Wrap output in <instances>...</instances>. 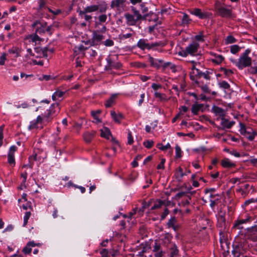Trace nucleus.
Instances as JSON below:
<instances>
[{"mask_svg": "<svg viewBox=\"0 0 257 257\" xmlns=\"http://www.w3.org/2000/svg\"><path fill=\"white\" fill-rule=\"evenodd\" d=\"M60 110L59 103L58 102L53 103L51 104L41 115V118L46 125L52 121V120L58 115Z\"/></svg>", "mask_w": 257, "mask_h": 257, "instance_id": "1", "label": "nucleus"}, {"mask_svg": "<svg viewBox=\"0 0 257 257\" xmlns=\"http://www.w3.org/2000/svg\"><path fill=\"white\" fill-rule=\"evenodd\" d=\"M215 9L218 15L224 18L233 17V12L230 6H225L219 1H216L214 5Z\"/></svg>", "mask_w": 257, "mask_h": 257, "instance_id": "2", "label": "nucleus"}, {"mask_svg": "<svg viewBox=\"0 0 257 257\" xmlns=\"http://www.w3.org/2000/svg\"><path fill=\"white\" fill-rule=\"evenodd\" d=\"M206 196L209 198L210 206L213 209L216 206L220 199V195L215 193V189H206L204 191Z\"/></svg>", "mask_w": 257, "mask_h": 257, "instance_id": "3", "label": "nucleus"}, {"mask_svg": "<svg viewBox=\"0 0 257 257\" xmlns=\"http://www.w3.org/2000/svg\"><path fill=\"white\" fill-rule=\"evenodd\" d=\"M239 132L241 134L250 141L253 140L255 136L256 135V133L252 128L246 127L245 126L241 123H240Z\"/></svg>", "mask_w": 257, "mask_h": 257, "instance_id": "4", "label": "nucleus"}, {"mask_svg": "<svg viewBox=\"0 0 257 257\" xmlns=\"http://www.w3.org/2000/svg\"><path fill=\"white\" fill-rule=\"evenodd\" d=\"M190 14L198 17L200 19H206L209 18L211 14L199 8H193L189 10Z\"/></svg>", "mask_w": 257, "mask_h": 257, "instance_id": "5", "label": "nucleus"}, {"mask_svg": "<svg viewBox=\"0 0 257 257\" xmlns=\"http://www.w3.org/2000/svg\"><path fill=\"white\" fill-rule=\"evenodd\" d=\"M46 125L42 119L41 118V115H39L36 119H35L30 121V124L28 126V130L30 131L34 129L41 130L44 127V126Z\"/></svg>", "mask_w": 257, "mask_h": 257, "instance_id": "6", "label": "nucleus"}, {"mask_svg": "<svg viewBox=\"0 0 257 257\" xmlns=\"http://www.w3.org/2000/svg\"><path fill=\"white\" fill-rule=\"evenodd\" d=\"M252 65V59L250 57H244L239 56L238 59L237 68L239 70H242L246 67H249Z\"/></svg>", "mask_w": 257, "mask_h": 257, "instance_id": "7", "label": "nucleus"}, {"mask_svg": "<svg viewBox=\"0 0 257 257\" xmlns=\"http://www.w3.org/2000/svg\"><path fill=\"white\" fill-rule=\"evenodd\" d=\"M107 64L105 67V69L106 70H111L112 69H117L121 67L120 63L116 62L115 57H112L110 55H108L106 58Z\"/></svg>", "mask_w": 257, "mask_h": 257, "instance_id": "8", "label": "nucleus"}, {"mask_svg": "<svg viewBox=\"0 0 257 257\" xmlns=\"http://www.w3.org/2000/svg\"><path fill=\"white\" fill-rule=\"evenodd\" d=\"M160 42L149 43L147 40L142 39L138 42L137 46L142 50H144L145 49L150 50L155 47L160 46Z\"/></svg>", "mask_w": 257, "mask_h": 257, "instance_id": "9", "label": "nucleus"}, {"mask_svg": "<svg viewBox=\"0 0 257 257\" xmlns=\"http://www.w3.org/2000/svg\"><path fill=\"white\" fill-rule=\"evenodd\" d=\"M46 26V22L40 21H36L32 25L33 28L35 29V33L41 35L45 33V27Z\"/></svg>", "mask_w": 257, "mask_h": 257, "instance_id": "10", "label": "nucleus"}, {"mask_svg": "<svg viewBox=\"0 0 257 257\" xmlns=\"http://www.w3.org/2000/svg\"><path fill=\"white\" fill-rule=\"evenodd\" d=\"M125 6L126 0H112L111 2V8H115L118 11H123Z\"/></svg>", "mask_w": 257, "mask_h": 257, "instance_id": "11", "label": "nucleus"}, {"mask_svg": "<svg viewBox=\"0 0 257 257\" xmlns=\"http://www.w3.org/2000/svg\"><path fill=\"white\" fill-rule=\"evenodd\" d=\"M16 151L17 147L15 146H12L10 147L8 154V162L12 166L15 165V153Z\"/></svg>", "mask_w": 257, "mask_h": 257, "instance_id": "12", "label": "nucleus"}, {"mask_svg": "<svg viewBox=\"0 0 257 257\" xmlns=\"http://www.w3.org/2000/svg\"><path fill=\"white\" fill-rule=\"evenodd\" d=\"M192 63H194V61H192ZM197 63L193 64L192 68H191V72H190V78L192 80H194L196 81V78H200V75L202 73L199 69L196 68Z\"/></svg>", "mask_w": 257, "mask_h": 257, "instance_id": "13", "label": "nucleus"}, {"mask_svg": "<svg viewBox=\"0 0 257 257\" xmlns=\"http://www.w3.org/2000/svg\"><path fill=\"white\" fill-rule=\"evenodd\" d=\"M199 44L196 42H193L186 47V50L190 55H194L197 52Z\"/></svg>", "mask_w": 257, "mask_h": 257, "instance_id": "14", "label": "nucleus"}, {"mask_svg": "<svg viewBox=\"0 0 257 257\" xmlns=\"http://www.w3.org/2000/svg\"><path fill=\"white\" fill-rule=\"evenodd\" d=\"M124 18L126 19V24L130 26L135 25L139 21L138 19H136L135 16H133V14L129 13L125 14Z\"/></svg>", "mask_w": 257, "mask_h": 257, "instance_id": "15", "label": "nucleus"}, {"mask_svg": "<svg viewBox=\"0 0 257 257\" xmlns=\"http://www.w3.org/2000/svg\"><path fill=\"white\" fill-rule=\"evenodd\" d=\"M99 10V5H90L86 7L83 10L79 12V14H85V13H92Z\"/></svg>", "mask_w": 257, "mask_h": 257, "instance_id": "16", "label": "nucleus"}, {"mask_svg": "<svg viewBox=\"0 0 257 257\" xmlns=\"http://www.w3.org/2000/svg\"><path fill=\"white\" fill-rule=\"evenodd\" d=\"M110 115L113 121L117 123H120L121 120L123 118V116L122 113H117L113 110L110 111Z\"/></svg>", "mask_w": 257, "mask_h": 257, "instance_id": "17", "label": "nucleus"}, {"mask_svg": "<svg viewBox=\"0 0 257 257\" xmlns=\"http://www.w3.org/2000/svg\"><path fill=\"white\" fill-rule=\"evenodd\" d=\"M149 61L151 65L154 67L159 68L163 63V60L161 59H155L153 57L149 55Z\"/></svg>", "mask_w": 257, "mask_h": 257, "instance_id": "18", "label": "nucleus"}, {"mask_svg": "<svg viewBox=\"0 0 257 257\" xmlns=\"http://www.w3.org/2000/svg\"><path fill=\"white\" fill-rule=\"evenodd\" d=\"M104 37L99 31H95L92 33V40L94 42H99L104 39Z\"/></svg>", "mask_w": 257, "mask_h": 257, "instance_id": "19", "label": "nucleus"}, {"mask_svg": "<svg viewBox=\"0 0 257 257\" xmlns=\"http://www.w3.org/2000/svg\"><path fill=\"white\" fill-rule=\"evenodd\" d=\"M210 54L214 56V58L212 59V61L217 64H221L224 59V57L219 54H216L214 52H210Z\"/></svg>", "mask_w": 257, "mask_h": 257, "instance_id": "20", "label": "nucleus"}, {"mask_svg": "<svg viewBox=\"0 0 257 257\" xmlns=\"http://www.w3.org/2000/svg\"><path fill=\"white\" fill-rule=\"evenodd\" d=\"M257 232V226H251L246 228L244 235L247 238H251V235L255 234Z\"/></svg>", "mask_w": 257, "mask_h": 257, "instance_id": "21", "label": "nucleus"}, {"mask_svg": "<svg viewBox=\"0 0 257 257\" xmlns=\"http://www.w3.org/2000/svg\"><path fill=\"white\" fill-rule=\"evenodd\" d=\"M253 218L246 214L244 218H240L237 220V222L234 225H241L242 224H249L251 223L250 220Z\"/></svg>", "mask_w": 257, "mask_h": 257, "instance_id": "22", "label": "nucleus"}, {"mask_svg": "<svg viewBox=\"0 0 257 257\" xmlns=\"http://www.w3.org/2000/svg\"><path fill=\"white\" fill-rule=\"evenodd\" d=\"M234 123L235 122L234 121H229L224 118H221V125L223 129L230 128L234 125Z\"/></svg>", "mask_w": 257, "mask_h": 257, "instance_id": "23", "label": "nucleus"}, {"mask_svg": "<svg viewBox=\"0 0 257 257\" xmlns=\"http://www.w3.org/2000/svg\"><path fill=\"white\" fill-rule=\"evenodd\" d=\"M86 50V48L83 45H79L74 47L73 49L74 54L77 55L78 54L84 55V51Z\"/></svg>", "mask_w": 257, "mask_h": 257, "instance_id": "24", "label": "nucleus"}, {"mask_svg": "<svg viewBox=\"0 0 257 257\" xmlns=\"http://www.w3.org/2000/svg\"><path fill=\"white\" fill-rule=\"evenodd\" d=\"M65 94L64 91H61L59 89L56 90L52 95V99L53 101H55L59 98H62Z\"/></svg>", "mask_w": 257, "mask_h": 257, "instance_id": "25", "label": "nucleus"}, {"mask_svg": "<svg viewBox=\"0 0 257 257\" xmlns=\"http://www.w3.org/2000/svg\"><path fill=\"white\" fill-rule=\"evenodd\" d=\"M101 112L100 110H93L91 112V115L93 117L94 120L92 121L93 122H95L96 123L101 122V119L99 118L98 116V115L100 114Z\"/></svg>", "mask_w": 257, "mask_h": 257, "instance_id": "26", "label": "nucleus"}, {"mask_svg": "<svg viewBox=\"0 0 257 257\" xmlns=\"http://www.w3.org/2000/svg\"><path fill=\"white\" fill-rule=\"evenodd\" d=\"M172 238V237L171 236V235L169 234H166L162 241V243H163V245L167 247H169L170 246V244H173L171 243Z\"/></svg>", "mask_w": 257, "mask_h": 257, "instance_id": "27", "label": "nucleus"}, {"mask_svg": "<svg viewBox=\"0 0 257 257\" xmlns=\"http://www.w3.org/2000/svg\"><path fill=\"white\" fill-rule=\"evenodd\" d=\"M221 165L224 168H232L235 166V164L228 159H224L221 161Z\"/></svg>", "mask_w": 257, "mask_h": 257, "instance_id": "28", "label": "nucleus"}, {"mask_svg": "<svg viewBox=\"0 0 257 257\" xmlns=\"http://www.w3.org/2000/svg\"><path fill=\"white\" fill-rule=\"evenodd\" d=\"M101 137L108 139L111 135L110 130L106 127H103L100 130Z\"/></svg>", "mask_w": 257, "mask_h": 257, "instance_id": "29", "label": "nucleus"}, {"mask_svg": "<svg viewBox=\"0 0 257 257\" xmlns=\"http://www.w3.org/2000/svg\"><path fill=\"white\" fill-rule=\"evenodd\" d=\"M218 225H223L225 224V214L222 212L219 213L216 215Z\"/></svg>", "mask_w": 257, "mask_h": 257, "instance_id": "30", "label": "nucleus"}, {"mask_svg": "<svg viewBox=\"0 0 257 257\" xmlns=\"http://www.w3.org/2000/svg\"><path fill=\"white\" fill-rule=\"evenodd\" d=\"M95 132L92 131L91 132H86L83 135L84 140L86 142L89 143L93 138Z\"/></svg>", "mask_w": 257, "mask_h": 257, "instance_id": "31", "label": "nucleus"}, {"mask_svg": "<svg viewBox=\"0 0 257 257\" xmlns=\"http://www.w3.org/2000/svg\"><path fill=\"white\" fill-rule=\"evenodd\" d=\"M170 257H177L178 253V249L175 244H170Z\"/></svg>", "mask_w": 257, "mask_h": 257, "instance_id": "32", "label": "nucleus"}, {"mask_svg": "<svg viewBox=\"0 0 257 257\" xmlns=\"http://www.w3.org/2000/svg\"><path fill=\"white\" fill-rule=\"evenodd\" d=\"M203 105L202 104H198L195 103L192 105L191 108V112L194 114H197L199 111L203 107Z\"/></svg>", "mask_w": 257, "mask_h": 257, "instance_id": "33", "label": "nucleus"}, {"mask_svg": "<svg viewBox=\"0 0 257 257\" xmlns=\"http://www.w3.org/2000/svg\"><path fill=\"white\" fill-rule=\"evenodd\" d=\"M107 19V16L105 14H102L98 16V21L95 22V27H98L101 25V23H105Z\"/></svg>", "mask_w": 257, "mask_h": 257, "instance_id": "34", "label": "nucleus"}, {"mask_svg": "<svg viewBox=\"0 0 257 257\" xmlns=\"http://www.w3.org/2000/svg\"><path fill=\"white\" fill-rule=\"evenodd\" d=\"M117 95V94H113L106 101L105 103V106L106 107H109L112 105V104L114 103Z\"/></svg>", "mask_w": 257, "mask_h": 257, "instance_id": "35", "label": "nucleus"}, {"mask_svg": "<svg viewBox=\"0 0 257 257\" xmlns=\"http://www.w3.org/2000/svg\"><path fill=\"white\" fill-rule=\"evenodd\" d=\"M154 96L156 98H159L160 101H167L168 100L167 97L165 93H161L156 91L154 93Z\"/></svg>", "mask_w": 257, "mask_h": 257, "instance_id": "36", "label": "nucleus"}, {"mask_svg": "<svg viewBox=\"0 0 257 257\" xmlns=\"http://www.w3.org/2000/svg\"><path fill=\"white\" fill-rule=\"evenodd\" d=\"M163 67L164 68L170 69L172 72L175 73L176 71V66L170 62H167L164 63Z\"/></svg>", "mask_w": 257, "mask_h": 257, "instance_id": "37", "label": "nucleus"}, {"mask_svg": "<svg viewBox=\"0 0 257 257\" xmlns=\"http://www.w3.org/2000/svg\"><path fill=\"white\" fill-rule=\"evenodd\" d=\"M213 112L217 115H218L220 116H223L224 115V109L218 107L214 106L213 107Z\"/></svg>", "mask_w": 257, "mask_h": 257, "instance_id": "38", "label": "nucleus"}, {"mask_svg": "<svg viewBox=\"0 0 257 257\" xmlns=\"http://www.w3.org/2000/svg\"><path fill=\"white\" fill-rule=\"evenodd\" d=\"M237 40L232 35L228 36L224 40L225 44L226 45L236 43Z\"/></svg>", "mask_w": 257, "mask_h": 257, "instance_id": "39", "label": "nucleus"}, {"mask_svg": "<svg viewBox=\"0 0 257 257\" xmlns=\"http://www.w3.org/2000/svg\"><path fill=\"white\" fill-rule=\"evenodd\" d=\"M164 203V201H162L161 200H158L155 202L154 205L153 206H152L151 209L154 210L156 209L160 208L162 206V205H163Z\"/></svg>", "mask_w": 257, "mask_h": 257, "instance_id": "40", "label": "nucleus"}, {"mask_svg": "<svg viewBox=\"0 0 257 257\" xmlns=\"http://www.w3.org/2000/svg\"><path fill=\"white\" fill-rule=\"evenodd\" d=\"M28 174L26 172H24L21 174V177L23 178V180L22 181L21 185L20 187L21 189H23V188L26 187V182Z\"/></svg>", "mask_w": 257, "mask_h": 257, "instance_id": "41", "label": "nucleus"}, {"mask_svg": "<svg viewBox=\"0 0 257 257\" xmlns=\"http://www.w3.org/2000/svg\"><path fill=\"white\" fill-rule=\"evenodd\" d=\"M139 257H162V255L160 252H152L150 254H147V253L140 254Z\"/></svg>", "mask_w": 257, "mask_h": 257, "instance_id": "42", "label": "nucleus"}, {"mask_svg": "<svg viewBox=\"0 0 257 257\" xmlns=\"http://www.w3.org/2000/svg\"><path fill=\"white\" fill-rule=\"evenodd\" d=\"M30 38L33 42H35L37 44V42H40L42 41V39L36 33L30 36Z\"/></svg>", "mask_w": 257, "mask_h": 257, "instance_id": "43", "label": "nucleus"}, {"mask_svg": "<svg viewBox=\"0 0 257 257\" xmlns=\"http://www.w3.org/2000/svg\"><path fill=\"white\" fill-rule=\"evenodd\" d=\"M220 88L224 90H228L230 88V85L225 81H222L218 83Z\"/></svg>", "mask_w": 257, "mask_h": 257, "instance_id": "44", "label": "nucleus"}, {"mask_svg": "<svg viewBox=\"0 0 257 257\" xmlns=\"http://www.w3.org/2000/svg\"><path fill=\"white\" fill-rule=\"evenodd\" d=\"M240 50V47L237 45H233L230 46V52L233 54H237Z\"/></svg>", "mask_w": 257, "mask_h": 257, "instance_id": "45", "label": "nucleus"}, {"mask_svg": "<svg viewBox=\"0 0 257 257\" xmlns=\"http://www.w3.org/2000/svg\"><path fill=\"white\" fill-rule=\"evenodd\" d=\"M182 150L179 146L177 144L175 146V157L176 158H180L182 157Z\"/></svg>", "mask_w": 257, "mask_h": 257, "instance_id": "46", "label": "nucleus"}, {"mask_svg": "<svg viewBox=\"0 0 257 257\" xmlns=\"http://www.w3.org/2000/svg\"><path fill=\"white\" fill-rule=\"evenodd\" d=\"M196 83L198 84V86L201 88L203 92L205 93H209L210 92V90L207 85H200L197 80H196Z\"/></svg>", "mask_w": 257, "mask_h": 257, "instance_id": "47", "label": "nucleus"}, {"mask_svg": "<svg viewBox=\"0 0 257 257\" xmlns=\"http://www.w3.org/2000/svg\"><path fill=\"white\" fill-rule=\"evenodd\" d=\"M161 246L160 244L158 243L156 241H155L154 247H153V252H160L162 254V249L161 248Z\"/></svg>", "mask_w": 257, "mask_h": 257, "instance_id": "48", "label": "nucleus"}, {"mask_svg": "<svg viewBox=\"0 0 257 257\" xmlns=\"http://www.w3.org/2000/svg\"><path fill=\"white\" fill-rule=\"evenodd\" d=\"M149 205L147 204L146 202H144L142 204V206L139 208L138 210L139 214L140 215H142L143 214L145 209L149 207Z\"/></svg>", "mask_w": 257, "mask_h": 257, "instance_id": "49", "label": "nucleus"}, {"mask_svg": "<svg viewBox=\"0 0 257 257\" xmlns=\"http://www.w3.org/2000/svg\"><path fill=\"white\" fill-rule=\"evenodd\" d=\"M157 147L158 149L161 150H163V151H165L168 149H169L171 148V145L170 144L168 143L165 146H163L162 144H158L157 145Z\"/></svg>", "mask_w": 257, "mask_h": 257, "instance_id": "50", "label": "nucleus"}, {"mask_svg": "<svg viewBox=\"0 0 257 257\" xmlns=\"http://www.w3.org/2000/svg\"><path fill=\"white\" fill-rule=\"evenodd\" d=\"M143 145L147 149H150L154 145V141L152 140H148L144 142Z\"/></svg>", "mask_w": 257, "mask_h": 257, "instance_id": "51", "label": "nucleus"}, {"mask_svg": "<svg viewBox=\"0 0 257 257\" xmlns=\"http://www.w3.org/2000/svg\"><path fill=\"white\" fill-rule=\"evenodd\" d=\"M88 13H85V14H79V15L82 18H84L86 21L90 22L92 17L91 15H88Z\"/></svg>", "mask_w": 257, "mask_h": 257, "instance_id": "52", "label": "nucleus"}, {"mask_svg": "<svg viewBox=\"0 0 257 257\" xmlns=\"http://www.w3.org/2000/svg\"><path fill=\"white\" fill-rule=\"evenodd\" d=\"M201 77H203L204 79L206 80H210V72L208 71H206L205 72H202L200 75V78Z\"/></svg>", "mask_w": 257, "mask_h": 257, "instance_id": "53", "label": "nucleus"}, {"mask_svg": "<svg viewBox=\"0 0 257 257\" xmlns=\"http://www.w3.org/2000/svg\"><path fill=\"white\" fill-rule=\"evenodd\" d=\"M219 234L220 236V242L221 246L222 247L223 245V244H226V239H225V237L224 236V235H223V233H222V232L220 231Z\"/></svg>", "mask_w": 257, "mask_h": 257, "instance_id": "54", "label": "nucleus"}, {"mask_svg": "<svg viewBox=\"0 0 257 257\" xmlns=\"http://www.w3.org/2000/svg\"><path fill=\"white\" fill-rule=\"evenodd\" d=\"M132 10L134 12V14L133 15V16H135L136 19H138L139 20H140L142 18V16L140 14L139 11L134 8H133Z\"/></svg>", "mask_w": 257, "mask_h": 257, "instance_id": "55", "label": "nucleus"}, {"mask_svg": "<svg viewBox=\"0 0 257 257\" xmlns=\"http://www.w3.org/2000/svg\"><path fill=\"white\" fill-rule=\"evenodd\" d=\"M15 106L17 108H20L21 107L23 108H27L29 106V105L27 102H24L22 103L21 104L15 105Z\"/></svg>", "mask_w": 257, "mask_h": 257, "instance_id": "56", "label": "nucleus"}, {"mask_svg": "<svg viewBox=\"0 0 257 257\" xmlns=\"http://www.w3.org/2000/svg\"><path fill=\"white\" fill-rule=\"evenodd\" d=\"M31 215L30 212H26L24 216V225H26L28 223V219H29Z\"/></svg>", "mask_w": 257, "mask_h": 257, "instance_id": "57", "label": "nucleus"}, {"mask_svg": "<svg viewBox=\"0 0 257 257\" xmlns=\"http://www.w3.org/2000/svg\"><path fill=\"white\" fill-rule=\"evenodd\" d=\"M134 140L131 132L129 131L127 134V143L131 145L133 143Z\"/></svg>", "mask_w": 257, "mask_h": 257, "instance_id": "58", "label": "nucleus"}, {"mask_svg": "<svg viewBox=\"0 0 257 257\" xmlns=\"http://www.w3.org/2000/svg\"><path fill=\"white\" fill-rule=\"evenodd\" d=\"M32 251V248L30 245H28V244H27V245L23 248V251L24 253L26 254L30 253Z\"/></svg>", "mask_w": 257, "mask_h": 257, "instance_id": "59", "label": "nucleus"}, {"mask_svg": "<svg viewBox=\"0 0 257 257\" xmlns=\"http://www.w3.org/2000/svg\"><path fill=\"white\" fill-rule=\"evenodd\" d=\"M140 8L143 13H146L148 11V8L146 7L145 3H141Z\"/></svg>", "mask_w": 257, "mask_h": 257, "instance_id": "60", "label": "nucleus"}, {"mask_svg": "<svg viewBox=\"0 0 257 257\" xmlns=\"http://www.w3.org/2000/svg\"><path fill=\"white\" fill-rule=\"evenodd\" d=\"M166 162V160L164 158L161 159V162L157 166L158 169H163L164 168V164Z\"/></svg>", "mask_w": 257, "mask_h": 257, "instance_id": "61", "label": "nucleus"}, {"mask_svg": "<svg viewBox=\"0 0 257 257\" xmlns=\"http://www.w3.org/2000/svg\"><path fill=\"white\" fill-rule=\"evenodd\" d=\"M104 44L107 47H110L113 45L114 42L112 40L107 39L104 41Z\"/></svg>", "mask_w": 257, "mask_h": 257, "instance_id": "62", "label": "nucleus"}, {"mask_svg": "<svg viewBox=\"0 0 257 257\" xmlns=\"http://www.w3.org/2000/svg\"><path fill=\"white\" fill-rule=\"evenodd\" d=\"M179 109L180 110L179 113L180 114H182L183 113L186 112L188 111V108L186 106H181L179 108Z\"/></svg>", "mask_w": 257, "mask_h": 257, "instance_id": "63", "label": "nucleus"}, {"mask_svg": "<svg viewBox=\"0 0 257 257\" xmlns=\"http://www.w3.org/2000/svg\"><path fill=\"white\" fill-rule=\"evenodd\" d=\"M108 250L106 249H102L100 251V253L102 257H108Z\"/></svg>", "mask_w": 257, "mask_h": 257, "instance_id": "64", "label": "nucleus"}]
</instances>
